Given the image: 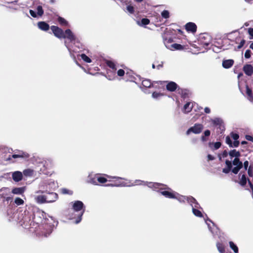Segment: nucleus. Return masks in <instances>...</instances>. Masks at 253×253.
<instances>
[{"label": "nucleus", "instance_id": "nucleus-25", "mask_svg": "<svg viewBox=\"0 0 253 253\" xmlns=\"http://www.w3.org/2000/svg\"><path fill=\"white\" fill-rule=\"evenodd\" d=\"M234 63V61L232 59L225 60L222 62V66L224 68L228 69L230 68Z\"/></svg>", "mask_w": 253, "mask_h": 253}, {"label": "nucleus", "instance_id": "nucleus-30", "mask_svg": "<svg viewBox=\"0 0 253 253\" xmlns=\"http://www.w3.org/2000/svg\"><path fill=\"white\" fill-rule=\"evenodd\" d=\"M150 23V20L147 18H143L141 20V21H137V24L140 26H144L148 24H149Z\"/></svg>", "mask_w": 253, "mask_h": 253}, {"label": "nucleus", "instance_id": "nucleus-48", "mask_svg": "<svg viewBox=\"0 0 253 253\" xmlns=\"http://www.w3.org/2000/svg\"><path fill=\"white\" fill-rule=\"evenodd\" d=\"M230 136L234 140H237L239 138V135L238 134L234 133L233 132H231Z\"/></svg>", "mask_w": 253, "mask_h": 253}, {"label": "nucleus", "instance_id": "nucleus-28", "mask_svg": "<svg viewBox=\"0 0 253 253\" xmlns=\"http://www.w3.org/2000/svg\"><path fill=\"white\" fill-rule=\"evenodd\" d=\"M189 197H186L185 196H182V195H179L177 193H175V198L174 199H177L180 203H183V202H185V201L186 200L187 201V199L188 198H189Z\"/></svg>", "mask_w": 253, "mask_h": 253}, {"label": "nucleus", "instance_id": "nucleus-50", "mask_svg": "<svg viewBox=\"0 0 253 253\" xmlns=\"http://www.w3.org/2000/svg\"><path fill=\"white\" fill-rule=\"evenodd\" d=\"M107 65L111 68L114 70H116V65L114 62L111 61L107 62Z\"/></svg>", "mask_w": 253, "mask_h": 253}, {"label": "nucleus", "instance_id": "nucleus-57", "mask_svg": "<svg viewBox=\"0 0 253 253\" xmlns=\"http://www.w3.org/2000/svg\"><path fill=\"white\" fill-rule=\"evenodd\" d=\"M117 74L119 76H123L125 74V71L123 69H120L117 72Z\"/></svg>", "mask_w": 253, "mask_h": 253}, {"label": "nucleus", "instance_id": "nucleus-54", "mask_svg": "<svg viewBox=\"0 0 253 253\" xmlns=\"http://www.w3.org/2000/svg\"><path fill=\"white\" fill-rule=\"evenodd\" d=\"M251 51L250 50H247L245 53V57L247 59L250 58L251 57Z\"/></svg>", "mask_w": 253, "mask_h": 253}, {"label": "nucleus", "instance_id": "nucleus-52", "mask_svg": "<svg viewBox=\"0 0 253 253\" xmlns=\"http://www.w3.org/2000/svg\"><path fill=\"white\" fill-rule=\"evenodd\" d=\"M248 33L250 35V39H253V28L248 29Z\"/></svg>", "mask_w": 253, "mask_h": 253}, {"label": "nucleus", "instance_id": "nucleus-39", "mask_svg": "<svg viewBox=\"0 0 253 253\" xmlns=\"http://www.w3.org/2000/svg\"><path fill=\"white\" fill-rule=\"evenodd\" d=\"M97 183H104L107 181L106 178L101 176L100 174L98 173V176L97 177Z\"/></svg>", "mask_w": 253, "mask_h": 253}, {"label": "nucleus", "instance_id": "nucleus-26", "mask_svg": "<svg viewBox=\"0 0 253 253\" xmlns=\"http://www.w3.org/2000/svg\"><path fill=\"white\" fill-rule=\"evenodd\" d=\"M0 192H2L0 194L1 198H5V197L8 195L10 192V190L8 187H2L0 189Z\"/></svg>", "mask_w": 253, "mask_h": 253}, {"label": "nucleus", "instance_id": "nucleus-37", "mask_svg": "<svg viewBox=\"0 0 253 253\" xmlns=\"http://www.w3.org/2000/svg\"><path fill=\"white\" fill-rule=\"evenodd\" d=\"M81 58L86 63H91V60L87 56H86L85 54L83 53L80 55Z\"/></svg>", "mask_w": 253, "mask_h": 253}, {"label": "nucleus", "instance_id": "nucleus-46", "mask_svg": "<svg viewBox=\"0 0 253 253\" xmlns=\"http://www.w3.org/2000/svg\"><path fill=\"white\" fill-rule=\"evenodd\" d=\"M162 96H163V94L159 92H154L152 93V97L155 99H158Z\"/></svg>", "mask_w": 253, "mask_h": 253}, {"label": "nucleus", "instance_id": "nucleus-5", "mask_svg": "<svg viewBox=\"0 0 253 253\" xmlns=\"http://www.w3.org/2000/svg\"><path fill=\"white\" fill-rule=\"evenodd\" d=\"M187 201L191 206L193 214L197 217H202L203 214L199 210V209L200 208V206L196 199L193 197H189L187 199Z\"/></svg>", "mask_w": 253, "mask_h": 253}, {"label": "nucleus", "instance_id": "nucleus-56", "mask_svg": "<svg viewBox=\"0 0 253 253\" xmlns=\"http://www.w3.org/2000/svg\"><path fill=\"white\" fill-rule=\"evenodd\" d=\"M214 149L217 150L219 148L221 145V143L220 142H216L214 143Z\"/></svg>", "mask_w": 253, "mask_h": 253}, {"label": "nucleus", "instance_id": "nucleus-3", "mask_svg": "<svg viewBox=\"0 0 253 253\" xmlns=\"http://www.w3.org/2000/svg\"><path fill=\"white\" fill-rule=\"evenodd\" d=\"M135 185H146L149 188L153 189L154 190H161L162 189H167V187H165L166 185L160 183H155L152 182H145L144 181H141L140 180H136L135 181Z\"/></svg>", "mask_w": 253, "mask_h": 253}, {"label": "nucleus", "instance_id": "nucleus-2", "mask_svg": "<svg viewBox=\"0 0 253 253\" xmlns=\"http://www.w3.org/2000/svg\"><path fill=\"white\" fill-rule=\"evenodd\" d=\"M72 210L74 212H78L77 216V219L76 220L75 223L78 224L81 222L82 220V217L84 212L85 207L84 203L80 201H76L74 203H72Z\"/></svg>", "mask_w": 253, "mask_h": 253}, {"label": "nucleus", "instance_id": "nucleus-16", "mask_svg": "<svg viewBox=\"0 0 253 253\" xmlns=\"http://www.w3.org/2000/svg\"><path fill=\"white\" fill-rule=\"evenodd\" d=\"M243 71L248 76H252L253 74V66L251 64H246L243 67Z\"/></svg>", "mask_w": 253, "mask_h": 253}, {"label": "nucleus", "instance_id": "nucleus-22", "mask_svg": "<svg viewBox=\"0 0 253 253\" xmlns=\"http://www.w3.org/2000/svg\"><path fill=\"white\" fill-rule=\"evenodd\" d=\"M201 40L203 39V38H204V39H208V41H206V42H204V41H201V42L202 43V44H203V46L206 48V49H208L209 48V46L211 44V37L207 34H206V35H204L203 36H201Z\"/></svg>", "mask_w": 253, "mask_h": 253}, {"label": "nucleus", "instance_id": "nucleus-59", "mask_svg": "<svg viewBox=\"0 0 253 253\" xmlns=\"http://www.w3.org/2000/svg\"><path fill=\"white\" fill-rule=\"evenodd\" d=\"M239 141L237 140H234V142L232 143V147H237L239 146Z\"/></svg>", "mask_w": 253, "mask_h": 253}, {"label": "nucleus", "instance_id": "nucleus-19", "mask_svg": "<svg viewBox=\"0 0 253 253\" xmlns=\"http://www.w3.org/2000/svg\"><path fill=\"white\" fill-rule=\"evenodd\" d=\"M196 104L192 102H187L183 107V111L185 113L190 112L192 109L194 107Z\"/></svg>", "mask_w": 253, "mask_h": 253}, {"label": "nucleus", "instance_id": "nucleus-20", "mask_svg": "<svg viewBox=\"0 0 253 253\" xmlns=\"http://www.w3.org/2000/svg\"><path fill=\"white\" fill-rule=\"evenodd\" d=\"M12 176L14 181L19 182L22 180L23 176L21 172L16 171L13 172Z\"/></svg>", "mask_w": 253, "mask_h": 253}, {"label": "nucleus", "instance_id": "nucleus-6", "mask_svg": "<svg viewBox=\"0 0 253 253\" xmlns=\"http://www.w3.org/2000/svg\"><path fill=\"white\" fill-rule=\"evenodd\" d=\"M30 157V155L23 151L18 150L15 152V154L9 156L8 158L6 159V161H11L12 158L17 159L20 158L24 160H28Z\"/></svg>", "mask_w": 253, "mask_h": 253}, {"label": "nucleus", "instance_id": "nucleus-63", "mask_svg": "<svg viewBox=\"0 0 253 253\" xmlns=\"http://www.w3.org/2000/svg\"><path fill=\"white\" fill-rule=\"evenodd\" d=\"M204 136L207 137V136H209L210 135V134H211V132L209 130H206L204 132Z\"/></svg>", "mask_w": 253, "mask_h": 253}, {"label": "nucleus", "instance_id": "nucleus-27", "mask_svg": "<svg viewBox=\"0 0 253 253\" xmlns=\"http://www.w3.org/2000/svg\"><path fill=\"white\" fill-rule=\"evenodd\" d=\"M24 192V189L23 187L14 188L12 190V193L14 194L21 195Z\"/></svg>", "mask_w": 253, "mask_h": 253}, {"label": "nucleus", "instance_id": "nucleus-12", "mask_svg": "<svg viewBox=\"0 0 253 253\" xmlns=\"http://www.w3.org/2000/svg\"><path fill=\"white\" fill-rule=\"evenodd\" d=\"M54 36L58 38H62L64 35V31L57 26H52L50 28Z\"/></svg>", "mask_w": 253, "mask_h": 253}, {"label": "nucleus", "instance_id": "nucleus-23", "mask_svg": "<svg viewBox=\"0 0 253 253\" xmlns=\"http://www.w3.org/2000/svg\"><path fill=\"white\" fill-rule=\"evenodd\" d=\"M160 193L166 198L170 199L175 198V192H171L168 191H161Z\"/></svg>", "mask_w": 253, "mask_h": 253}, {"label": "nucleus", "instance_id": "nucleus-14", "mask_svg": "<svg viewBox=\"0 0 253 253\" xmlns=\"http://www.w3.org/2000/svg\"><path fill=\"white\" fill-rule=\"evenodd\" d=\"M46 197L45 193L42 194L41 195L35 196L34 199L35 202L39 204H42L47 203L45 200Z\"/></svg>", "mask_w": 253, "mask_h": 253}, {"label": "nucleus", "instance_id": "nucleus-34", "mask_svg": "<svg viewBox=\"0 0 253 253\" xmlns=\"http://www.w3.org/2000/svg\"><path fill=\"white\" fill-rule=\"evenodd\" d=\"M23 173V174L26 176H31L34 173V170L33 169H25Z\"/></svg>", "mask_w": 253, "mask_h": 253}, {"label": "nucleus", "instance_id": "nucleus-31", "mask_svg": "<svg viewBox=\"0 0 253 253\" xmlns=\"http://www.w3.org/2000/svg\"><path fill=\"white\" fill-rule=\"evenodd\" d=\"M142 84L143 86L147 88L151 87L152 85L150 80L148 79H145L143 80L142 82Z\"/></svg>", "mask_w": 253, "mask_h": 253}, {"label": "nucleus", "instance_id": "nucleus-43", "mask_svg": "<svg viewBox=\"0 0 253 253\" xmlns=\"http://www.w3.org/2000/svg\"><path fill=\"white\" fill-rule=\"evenodd\" d=\"M58 22L62 25H67V22L66 20L64 19L63 18H62L61 17H59L58 18Z\"/></svg>", "mask_w": 253, "mask_h": 253}, {"label": "nucleus", "instance_id": "nucleus-24", "mask_svg": "<svg viewBox=\"0 0 253 253\" xmlns=\"http://www.w3.org/2000/svg\"><path fill=\"white\" fill-rule=\"evenodd\" d=\"M177 86V85L175 83L170 82L168 84L166 87L167 90L170 91H174L176 89Z\"/></svg>", "mask_w": 253, "mask_h": 253}, {"label": "nucleus", "instance_id": "nucleus-62", "mask_svg": "<svg viewBox=\"0 0 253 253\" xmlns=\"http://www.w3.org/2000/svg\"><path fill=\"white\" fill-rule=\"evenodd\" d=\"M207 157H208V161H212V160H214L215 159L214 157L210 154H209L208 155Z\"/></svg>", "mask_w": 253, "mask_h": 253}, {"label": "nucleus", "instance_id": "nucleus-33", "mask_svg": "<svg viewBox=\"0 0 253 253\" xmlns=\"http://www.w3.org/2000/svg\"><path fill=\"white\" fill-rule=\"evenodd\" d=\"M106 186H111V187H125L127 186L128 185L125 182H120V184H108L106 185Z\"/></svg>", "mask_w": 253, "mask_h": 253}, {"label": "nucleus", "instance_id": "nucleus-58", "mask_svg": "<svg viewBox=\"0 0 253 253\" xmlns=\"http://www.w3.org/2000/svg\"><path fill=\"white\" fill-rule=\"evenodd\" d=\"M29 12L33 17L36 18L37 17V13H36V12L34 10L30 9Z\"/></svg>", "mask_w": 253, "mask_h": 253}, {"label": "nucleus", "instance_id": "nucleus-49", "mask_svg": "<svg viewBox=\"0 0 253 253\" xmlns=\"http://www.w3.org/2000/svg\"><path fill=\"white\" fill-rule=\"evenodd\" d=\"M126 10L130 14H133L134 12L133 7L130 5L126 6Z\"/></svg>", "mask_w": 253, "mask_h": 253}, {"label": "nucleus", "instance_id": "nucleus-41", "mask_svg": "<svg viewBox=\"0 0 253 253\" xmlns=\"http://www.w3.org/2000/svg\"><path fill=\"white\" fill-rule=\"evenodd\" d=\"M37 14L39 16H42L44 13L42 7V5H38L37 7Z\"/></svg>", "mask_w": 253, "mask_h": 253}, {"label": "nucleus", "instance_id": "nucleus-55", "mask_svg": "<svg viewBox=\"0 0 253 253\" xmlns=\"http://www.w3.org/2000/svg\"><path fill=\"white\" fill-rule=\"evenodd\" d=\"M248 169V173L250 177L253 176V171L251 166H250Z\"/></svg>", "mask_w": 253, "mask_h": 253}, {"label": "nucleus", "instance_id": "nucleus-61", "mask_svg": "<svg viewBox=\"0 0 253 253\" xmlns=\"http://www.w3.org/2000/svg\"><path fill=\"white\" fill-rule=\"evenodd\" d=\"M245 138L247 140L250 141H252V142H253V137L251 135H246L245 136Z\"/></svg>", "mask_w": 253, "mask_h": 253}, {"label": "nucleus", "instance_id": "nucleus-51", "mask_svg": "<svg viewBox=\"0 0 253 253\" xmlns=\"http://www.w3.org/2000/svg\"><path fill=\"white\" fill-rule=\"evenodd\" d=\"M211 121L213 124L216 125H220L222 122L221 120L218 118L212 120Z\"/></svg>", "mask_w": 253, "mask_h": 253}, {"label": "nucleus", "instance_id": "nucleus-36", "mask_svg": "<svg viewBox=\"0 0 253 253\" xmlns=\"http://www.w3.org/2000/svg\"><path fill=\"white\" fill-rule=\"evenodd\" d=\"M229 246L233 250L235 253H238V248L233 242H229Z\"/></svg>", "mask_w": 253, "mask_h": 253}, {"label": "nucleus", "instance_id": "nucleus-9", "mask_svg": "<svg viewBox=\"0 0 253 253\" xmlns=\"http://www.w3.org/2000/svg\"><path fill=\"white\" fill-rule=\"evenodd\" d=\"M44 193H45V200L47 203L54 202L58 199V195L56 193L50 192L48 191Z\"/></svg>", "mask_w": 253, "mask_h": 253}, {"label": "nucleus", "instance_id": "nucleus-45", "mask_svg": "<svg viewBox=\"0 0 253 253\" xmlns=\"http://www.w3.org/2000/svg\"><path fill=\"white\" fill-rule=\"evenodd\" d=\"M228 155H229V152H228L226 150H224L222 152V153L221 154H219L218 155V157L220 160H221V157L225 158Z\"/></svg>", "mask_w": 253, "mask_h": 253}, {"label": "nucleus", "instance_id": "nucleus-60", "mask_svg": "<svg viewBox=\"0 0 253 253\" xmlns=\"http://www.w3.org/2000/svg\"><path fill=\"white\" fill-rule=\"evenodd\" d=\"M243 167H244L245 170H247L249 167V162L248 161H245L244 164H243Z\"/></svg>", "mask_w": 253, "mask_h": 253}, {"label": "nucleus", "instance_id": "nucleus-13", "mask_svg": "<svg viewBox=\"0 0 253 253\" xmlns=\"http://www.w3.org/2000/svg\"><path fill=\"white\" fill-rule=\"evenodd\" d=\"M98 176V173L97 174H92L90 173L87 178V182L92 184L94 185H98V183H97V177Z\"/></svg>", "mask_w": 253, "mask_h": 253}, {"label": "nucleus", "instance_id": "nucleus-8", "mask_svg": "<svg viewBox=\"0 0 253 253\" xmlns=\"http://www.w3.org/2000/svg\"><path fill=\"white\" fill-rule=\"evenodd\" d=\"M204 128V126L201 124L196 123L193 126L190 127L186 131V134L189 135L191 132L194 134L200 133Z\"/></svg>", "mask_w": 253, "mask_h": 253}, {"label": "nucleus", "instance_id": "nucleus-35", "mask_svg": "<svg viewBox=\"0 0 253 253\" xmlns=\"http://www.w3.org/2000/svg\"><path fill=\"white\" fill-rule=\"evenodd\" d=\"M216 247L218 251L220 253H225L224 247L222 244L220 243H217Z\"/></svg>", "mask_w": 253, "mask_h": 253}, {"label": "nucleus", "instance_id": "nucleus-15", "mask_svg": "<svg viewBox=\"0 0 253 253\" xmlns=\"http://www.w3.org/2000/svg\"><path fill=\"white\" fill-rule=\"evenodd\" d=\"M225 164L226 167L223 169L222 172L224 173L227 174L229 173L230 171H232L233 164L231 161L226 160L225 161Z\"/></svg>", "mask_w": 253, "mask_h": 253}, {"label": "nucleus", "instance_id": "nucleus-4", "mask_svg": "<svg viewBox=\"0 0 253 253\" xmlns=\"http://www.w3.org/2000/svg\"><path fill=\"white\" fill-rule=\"evenodd\" d=\"M55 186V184L54 181L49 180H43L40 182L39 184V190L35 192L36 194H43L44 192H47L50 188Z\"/></svg>", "mask_w": 253, "mask_h": 253}, {"label": "nucleus", "instance_id": "nucleus-44", "mask_svg": "<svg viewBox=\"0 0 253 253\" xmlns=\"http://www.w3.org/2000/svg\"><path fill=\"white\" fill-rule=\"evenodd\" d=\"M226 143L229 145V146L231 148H232V142L231 140L230 136H227L225 138Z\"/></svg>", "mask_w": 253, "mask_h": 253}, {"label": "nucleus", "instance_id": "nucleus-21", "mask_svg": "<svg viewBox=\"0 0 253 253\" xmlns=\"http://www.w3.org/2000/svg\"><path fill=\"white\" fill-rule=\"evenodd\" d=\"M38 27L40 30L44 31H46L49 29V25L44 21L39 22Z\"/></svg>", "mask_w": 253, "mask_h": 253}, {"label": "nucleus", "instance_id": "nucleus-32", "mask_svg": "<svg viewBox=\"0 0 253 253\" xmlns=\"http://www.w3.org/2000/svg\"><path fill=\"white\" fill-rule=\"evenodd\" d=\"M64 44L67 48L68 49L69 52H70L71 56L75 59V56H74L72 52H75V51H74V50H72L70 45L67 43V41H65Z\"/></svg>", "mask_w": 253, "mask_h": 253}, {"label": "nucleus", "instance_id": "nucleus-38", "mask_svg": "<svg viewBox=\"0 0 253 253\" xmlns=\"http://www.w3.org/2000/svg\"><path fill=\"white\" fill-rule=\"evenodd\" d=\"M240 184L243 186H245L247 183V178L245 174L241 176V178L239 182Z\"/></svg>", "mask_w": 253, "mask_h": 253}, {"label": "nucleus", "instance_id": "nucleus-53", "mask_svg": "<svg viewBox=\"0 0 253 253\" xmlns=\"http://www.w3.org/2000/svg\"><path fill=\"white\" fill-rule=\"evenodd\" d=\"M245 42H246V41L244 39H242L239 45H238L237 49H239L241 48L244 46Z\"/></svg>", "mask_w": 253, "mask_h": 253}, {"label": "nucleus", "instance_id": "nucleus-29", "mask_svg": "<svg viewBox=\"0 0 253 253\" xmlns=\"http://www.w3.org/2000/svg\"><path fill=\"white\" fill-rule=\"evenodd\" d=\"M246 93L248 96V99L251 102H253V96L252 94V90L248 86H246Z\"/></svg>", "mask_w": 253, "mask_h": 253}, {"label": "nucleus", "instance_id": "nucleus-64", "mask_svg": "<svg viewBox=\"0 0 253 253\" xmlns=\"http://www.w3.org/2000/svg\"><path fill=\"white\" fill-rule=\"evenodd\" d=\"M205 113L209 114L211 112V110L209 108L206 107L205 108Z\"/></svg>", "mask_w": 253, "mask_h": 253}, {"label": "nucleus", "instance_id": "nucleus-47", "mask_svg": "<svg viewBox=\"0 0 253 253\" xmlns=\"http://www.w3.org/2000/svg\"><path fill=\"white\" fill-rule=\"evenodd\" d=\"M62 193L63 194H69L72 195L73 194V192L71 190H69L66 188H63L61 189Z\"/></svg>", "mask_w": 253, "mask_h": 253}, {"label": "nucleus", "instance_id": "nucleus-40", "mask_svg": "<svg viewBox=\"0 0 253 253\" xmlns=\"http://www.w3.org/2000/svg\"><path fill=\"white\" fill-rule=\"evenodd\" d=\"M14 203L17 206H21L24 204V202L20 198L17 197L15 199Z\"/></svg>", "mask_w": 253, "mask_h": 253}, {"label": "nucleus", "instance_id": "nucleus-10", "mask_svg": "<svg viewBox=\"0 0 253 253\" xmlns=\"http://www.w3.org/2000/svg\"><path fill=\"white\" fill-rule=\"evenodd\" d=\"M205 222L208 225L209 230L212 235H214L215 234H217L219 229L218 227L215 225L214 223H213L210 219L206 220Z\"/></svg>", "mask_w": 253, "mask_h": 253}, {"label": "nucleus", "instance_id": "nucleus-42", "mask_svg": "<svg viewBox=\"0 0 253 253\" xmlns=\"http://www.w3.org/2000/svg\"><path fill=\"white\" fill-rule=\"evenodd\" d=\"M161 15L163 18L167 19V18H169V11H168L167 10H164V11H163L162 12Z\"/></svg>", "mask_w": 253, "mask_h": 253}, {"label": "nucleus", "instance_id": "nucleus-11", "mask_svg": "<svg viewBox=\"0 0 253 253\" xmlns=\"http://www.w3.org/2000/svg\"><path fill=\"white\" fill-rule=\"evenodd\" d=\"M62 38L67 39L71 42H73L76 40V37L70 29H67L64 32Z\"/></svg>", "mask_w": 253, "mask_h": 253}, {"label": "nucleus", "instance_id": "nucleus-18", "mask_svg": "<svg viewBox=\"0 0 253 253\" xmlns=\"http://www.w3.org/2000/svg\"><path fill=\"white\" fill-rule=\"evenodd\" d=\"M53 228V225H45L44 228L46 229L45 231L42 232V235L45 237H47L52 232Z\"/></svg>", "mask_w": 253, "mask_h": 253}, {"label": "nucleus", "instance_id": "nucleus-17", "mask_svg": "<svg viewBox=\"0 0 253 253\" xmlns=\"http://www.w3.org/2000/svg\"><path fill=\"white\" fill-rule=\"evenodd\" d=\"M185 29L188 32L195 33L197 30L196 25L192 22H189L185 25Z\"/></svg>", "mask_w": 253, "mask_h": 253}, {"label": "nucleus", "instance_id": "nucleus-1", "mask_svg": "<svg viewBox=\"0 0 253 253\" xmlns=\"http://www.w3.org/2000/svg\"><path fill=\"white\" fill-rule=\"evenodd\" d=\"M229 155L231 159L233 158H235L232 162L233 165L235 166L232 169V172L234 174H236L243 168V163L239 159V157L241 156V153L239 151L233 149L229 152Z\"/></svg>", "mask_w": 253, "mask_h": 253}, {"label": "nucleus", "instance_id": "nucleus-7", "mask_svg": "<svg viewBox=\"0 0 253 253\" xmlns=\"http://www.w3.org/2000/svg\"><path fill=\"white\" fill-rule=\"evenodd\" d=\"M164 44L166 47L171 50H181L183 49V45L178 43L170 44L172 42V40L169 39L168 40H164Z\"/></svg>", "mask_w": 253, "mask_h": 253}]
</instances>
